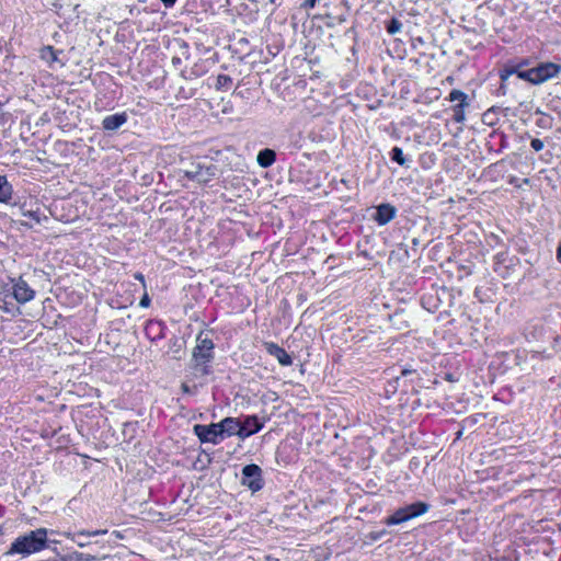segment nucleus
Listing matches in <instances>:
<instances>
[{
    "label": "nucleus",
    "mask_w": 561,
    "mask_h": 561,
    "mask_svg": "<svg viewBox=\"0 0 561 561\" xmlns=\"http://www.w3.org/2000/svg\"><path fill=\"white\" fill-rule=\"evenodd\" d=\"M47 529L37 528L23 536H19L7 552L8 554L19 553L28 556L43 550L47 542Z\"/></svg>",
    "instance_id": "1"
},
{
    "label": "nucleus",
    "mask_w": 561,
    "mask_h": 561,
    "mask_svg": "<svg viewBox=\"0 0 561 561\" xmlns=\"http://www.w3.org/2000/svg\"><path fill=\"white\" fill-rule=\"evenodd\" d=\"M561 72V66L552 61L538 62L536 66L518 73V78L534 85H539L548 80L557 78Z\"/></svg>",
    "instance_id": "2"
},
{
    "label": "nucleus",
    "mask_w": 561,
    "mask_h": 561,
    "mask_svg": "<svg viewBox=\"0 0 561 561\" xmlns=\"http://www.w3.org/2000/svg\"><path fill=\"white\" fill-rule=\"evenodd\" d=\"M431 505L417 501L396 510L391 515L383 519V524L387 526H396L416 518L428 512Z\"/></svg>",
    "instance_id": "3"
},
{
    "label": "nucleus",
    "mask_w": 561,
    "mask_h": 561,
    "mask_svg": "<svg viewBox=\"0 0 561 561\" xmlns=\"http://www.w3.org/2000/svg\"><path fill=\"white\" fill-rule=\"evenodd\" d=\"M214 343L207 334L199 333L196 339V346L193 351L195 369L201 375L208 374L207 364L213 359Z\"/></svg>",
    "instance_id": "4"
},
{
    "label": "nucleus",
    "mask_w": 561,
    "mask_h": 561,
    "mask_svg": "<svg viewBox=\"0 0 561 561\" xmlns=\"http://www.w3.org/2000/svg\"><path fill=\"white\" fill-rule=\"evenodd\" d=\"M183 173L186 179L205 184L216 176L217 168L204 161H193Z\"/></svg>",
    "instance_id": "5"
},
{
    "label": "nucleus",
    "mask_w": 561,
    "mask_h": 561,
    "mask_svg": "<svg viewBox=\"0 0 561 561\" xmlns=\"http://www.w3.org/2000/svg\"><path fill=\"white\" fill-rule=\"evenodd\" d=\"M447 99L450 102H457L451 106L453 119L456 123H463L466 121L465 110L470 104L468 95L460 90L454 89L449 92Z\"/></svg>",
    "instance_id": "6"
},
{
    "label": "nucleus",
    "mask_w": 561,
    "mask_h": 561,
    "mask_svg": "<svg viewBox=\"0 0 561 561\" xmlns=\"http://www.w3.org/2000/svg\"><path fill=\"white\" fill-rule=\"evenodd\" d=\"M398 209L390 203H380L373 207L370 218L378 226H386L396 218Z\"/></svg>",
    "instance_id": "7"
},
{
    "label": "nucleus",
    "mask_w": 561,
    "mask_h": 561,
    "mask_svg": "<svg viewBox=\"0 0 561 561\" xmlns=\"http://www.w3.org/2000/svg\"><path fill=\"white\" fill-rule=\"evenodd\" d=\"M261 468L256 465H247L242 469V484L252 491H259L262 488Z\"/></svg>",
    "instance_id": "8"
},
{
    "label": "nucleus",
    "mask_w": 561,
    "mask_h": 561,
    "mask_svg": "<svg viewBox=\"0 0 561 561\" xmlns=\"http://www.w3.org/2000/svg\"><path fill=\"white\" fill-rule=\"evenodd\" d=\"M194 433L203 443L217 444L218 437H222V430L219 427L218 423L209 425L197 424L194 426Z\"/></svg>",
    "instance_id": "9"
},
{
    "label": "nucleus",
    "mask_w": 561,
    "mask_h": 561,
    "mask_svg": "<svg viewBox=\"0 0 561 561\" xmlns=\"http://www.w3.org/2000/svg\"><path fill=\"white\" fill-rule=\"evenodd\" d=\"M13 297L20 304H26L31 301L35 291L28 286V284L21 277L13 280Z\"/></svg>",
    "instance_id": "10"
},
{
    "label": "nucleus",
    "mask_w": 561,
    "mask_h": 561,
    "mask_svg": "<svg viewBox=\"0 0 561 561\" xmlns=\"http://www.w3.org/2000/svg\"><path fill=\"white\" fill-rule=\"evenodd\" d=\"M266 352L274 356L282 366H289L293 363L290 355L280 346L273 342L264 343Z\"/></svg>",
    "instance_id": "11"
},
{
    "label": "nucleus",
    "mask_w": 561,
    "mask_h": 561,
    "mask_svg": "<svg viewBox=\"0 0 561 561\" xmlns=\"http://www.w3.org/2000/svg\"><path fill=\"white\" fill-rule=\"evenodd\" d=\"M263 427V423L255 415L247 416L241 422V432L239 433L240 438H247L257 433Z\"/></svg>",
    "instance_id": "12"
},
{
    "label": "nucleus",
    "mask_w": 561,
    "mask_h": 561,
    "mask_svg": "<svg viewBox=\"0 0 561 561\" xmlns=\"http://www.w3.org/2000/svg\"><path fill=\"white\" fill-rule=\"evenodd\" d=\"M106 533H107L106 529H100V530H94V531L80 530L78 533L67 531L64 534V536L70 540H72L73 542H76L80 548H83L89 545V542L85 540V538H88L90 536L104 535Z\"/></svg>",
    "instance_id": "13"
},
{
    "label": "nucleus",
    "mask_w": 561,
    "mask_h": 561,
    "mask_svg": "<svg viewBox=\"0 0 561 561\" xmlns=\"http://www.w3.org/2000/svg\"><path fill=\"white\" fill-rule=\"evenodd\" d=\"M127 121L125 113L108 115L103 119V128L106 130H116Z\"/></svg>",
    "instance_id": "14"
},
{
    "label": "nucleus",
    "mask_w": 561,
    "mask_h": 561,
    "mask_svg": "<svg viewBox=\"0 0 561 561\" xmlns=\"http://www.w3.org/2000/svg\"><path fill=\"white\" fill-rule=\"evenodd\" d=\"M219 427L222 430V434L227 433L230 435H238L241 432V422L238 419L226 417L221 422L218 423Z\"/></svg>",
    "instance_id": "15"
},
{
    "label": "nucleus",
    "mask_w": 561,
    "mask_h": 561,
    "mask_svg": "<svg viewBox=\"0 0 561 561\" xmlns=\"http://www.w3.org/2000/svg\"><path fill=\"white\" fill-rule=\"evenodd\" d=\"M389 159L403 167V168H407L409 169L411 167V163H412V159L409 158L408 156H405L403 153V150L398 147V146H394L390 151H389Z\"/></svg>",
    "instance_id": "16"
},
{
    "label": "nucleus",
    "mask_w": 561,
    "mask_h": 561,
    "mask_svg": "<svg viewBox=\"0 0 561 561\" xmlns=\"http://www.w3.org/2000/svg\"><path fill=\"white\" fill-rule=\"evenodd\" d=\"M276 154L272 149L261 150L257 154L256 161L262 168H267L275 162Z\"/></svg>",
    "instance_id": "17"
},
{
    "label": "nucleus",
    "mask_w": 561,
    "mask_h": 561,
    "mask_svg": "<svg viewBox=\"0 0 561 561\" xmlns=\"http://www.w3.org/2000/svg\"><path fill=\"white\" fill-rule=\"evenodd\" d=\"M23 217L27 219L23 221V225L30 228H33L34 225H39L42 222V217L38 210H25L23 211Z\"/></svg>",
    "instance_id": "18"
},
{
    "label": "nucleus",
    "mask_w": 561,
    "mask_h": 561,
    "mask_svg": "<svg viewBox=\"0 0 561 561\" xmlns=\"http://www.w3.org/2000/svg\"><path fill=\"white\" fill-rule=\"evenodd\" d=\"M12 187L4 176L0 175V203H5L11 198Z\"/></svg>",
    "instance_id": "19"
},
{
    "label": "nucleus",
    "mask_w": 561,
    "mask_h": 561,
    "mask_svg": "<svg viewBox=\"0 0 561 561\" xmlns=\"http://www.w3.org/2000/svg\"><path fill=\"white\" fill-rule=\"evenodd\" d=\"M520 72H525V69H520V65L505 66L500 70V79L504 82L513 75L518 77Z\"/></svg>",
    "instance_id": "20"
},
{
    "label": "nucleus",
    "mask_w": 561,
    "mask_h": 561,
    "mask_svg": "<svg viewBox=\"0 0 561 561\" xmlns=\"http://www.w3.org/2000/svg\"><path fill=\"white\" fill-rule=\"evenodd\" d=\"M41 58L49 65L58 61L57 51L51 46H46L41 50Z\"/></svg>",
    "instance_id": "21"
},
{
    "label": "nucleus",
    "mask_w": 561,
    "mask_h": 561,
    "mask_svg": "<svg viewBox=\"0 0 561 561\" xmlns=\"http://www.w3.org/2000/svg\"><path fill=\"white\" fill-rule=\"evenodd\" d=\"M402 27V23L401 21H399L398 19L396 18H392L391 20H389L386 24V31L391 34V35H394L396 33H398Z\"/></svg>",
    "instance_id": "22"
},
{
    "label": "nucleus",
    "mask_w": 561,
    "mask_h": 561,
    "mask_svg": "<svg viewBox=\"0 0 561 561\" xmlns=\"http://www.w3.org/2000/svg\"><path fill=\"white\" fill-rule=\"evenodd\" d=\"M70 559L72 561H94L99 558L96 556H92L89 553H82V552L75 551L71 553Z\"/></svg>",
    "instance_id": "23"
},
{
    "label": "nucleus",
    "mask_w": 561,
    "mask_h": 561,
    "mask_svg": "<svg viewBox=\"0 0 561 561\" xmlns=\"http://www.w3.org/2000/svg\"><path fill=\"white\" fill-rule=\"evenodd\" d=\"M490 138H494V139H499L500 141V149L497 150L501 151L502 149H504L506 146H507V142H506V136L503 131H493L490 134Z\"/></svg>",
    "instance_id": "24"
},
{
    "label": "nucleus",
    "mask_w": 561,
    "mask_h": 561,
    "mask_svg": "<svg viewBox=\"0 0 561 561\" xmlns=\"http://www.w3.org/2000/svg\"><path fill=\"white\" fill-rule=\"evenodd\" d=\"M375 92V89L374 87L371 85H368V84H365V85H359L357 87V95L358 96H364V98H368L369 94H374Z\"/></svg>",
    "instance_id": "25"
},
{
    "label": "nucleus",
    "mask_w": 561,
    "mask_h": 561,
    "mask_svg": "<svg viewBox=\"0 0 561 561\" xmlns=\"http://www.w3.org/2000/svg\"><path fill=\"white\" fill-rule=\"evenodd\" d=\"M494 114H495V107H491L490 110H488L483 114V117H482L483 123H485L488 125H494L495 124L494 117H493Z\"/></svg>",
    "instance_id": "26"
},
{
    "label": "nucleus",
    "mask_w": 561,
    "mask_h": 561,
    "mask_svg": "<svg viewBox=\"0 0 561 561\" xmlns=\"http://www.w3.org/2000/svg\"><path fill=\"white\" fill-rule=\"evenodd\" d=\"M414 375H417L415 369H413V368H402L401 373H400V376L394 379V382L399 383L401 378H407V377L414 376Z\"/></svg>",
    "instance_id": "27"
},
{
    "label": "nucleus",
    "mask_w": 561,
    "mask_h": 561,
    "mask_svg": "<svg viewBox=\"0 0 561 561\" xmlns=\"http://www.w3.org/2000/svg\"><path fill=\"white\" fill-rule=\"evenodd\" d=\"M388 531L386 529H381L379 531H371L369 533L368 537L371 541H377L381 539L383 536H386Z\"/></svg>",
    "instance_id": "28"
},
{
    "label": "nucleus",
    "mask_w": 561,
    "mask_h": 561,
    "mask_svg": "<svg viewBox=\"0 0 561 561\" xmlns=\"http://www.w3.org/2000/svg\"><path fill=\"white\" fill-rule=\"evenodd\" d=\"M530 147L535 150V151H540L543 149L545 147V144L541 139L539 138H533L531 141H530Z\"/></svg>",
    "instance_id": "29"
},
{
    "label": "nucleus",
    "mask_w": 561,
    "mask_h": 561,
    "mask_svg": "<svg viewBox=\"0 0 561 561\" xmlns=\"http://www.w3.org/2000/svg\"><path fill=\"white\" fill-rule=\"evenodd\" d=\"M365 259V260H371L373 257L369 255V253L366 250H362L360 244H357V259Z\"/></svg>",
    "instance_id": "30"
},
{
    "label": "nucleus",
    "mask_w": 561,
    "mask_h": 561,
    "mask_svg": "<svg viewBox=\"0 0 561 561\" xmlns=\"http://www.w3.org/2000/svg\"><path fill=\"white\" fill-rule=\"evenodd\" d=\"M150 306V298L147 294V291L144 293L140 301H139V307L141 308H148Z\"/></svg>",
    "instance_id": "31"
},
{
    "label": "nucleus",
    "mask_w": 561,
    "mask_h": 561,
    "mask_svg": "<svg viewBox=\"0 0 561 561\" xmlns=\"http://www.w3.org/2000/svg\"><path fill=\"white\" fill-rule=\"evenodd\" d=\"M507 254L505 252H500L494 256L495 265H500L505 262Z\"/></svg>",
    "instance_id": "32"
},
{
    "label": "nucleus",
    "mask_w": 561,
    "mask_h": 561,
    "mask_svg": "<svg viewBox=\"0 0 561 561\" xmlns=\"http://www.w3.org/2000/svg\"><path fill=\"white\" fill-rule=\"evenodd\" d=\"M320 0H306L304 3H302V8L306 9V10H309L311 8H313Z\"/></svg>",
    "instance_id": "33"
},
{
    "label": "nucleus",
    "mask_w": 561,
    "mask_h": 561,
    "mask_svg": "<svg viewBox=\"0 0 561 561\" xmlns=\"http://www.w3.org/2000/svg\"><path fill=\"white\" fill-rule=\"evenodd\" d=\"M508 183H510V184H512V185H514V186H516V187H519V186H520V184H519V179H518V178H516V176H513V175H512V176H510V179H508Z\"/></svg>",
    "instance_id": "34"
},
{
    "label": "nucleus",
    "mask_w": 561,
    "mask_h": 561,
    "mask_svg": "<svg viewBox=\"0 0 561 561\" xmlns=\"http://www.w3.org/2000/svg\"><path fill=\"white\" fill-rule=\"evenodd\" d=\"M135 278L138 279L139 282H141L144 288H146L145 277L141 273H136Z\"/></svg>",
    "instance_id": "35"
},
{
    "label": "nucleus",
    "mask_w": 561,
    "mask_h": 561,
    "mask_svg": "<svg viewBox=\"0 0 561 561\" xmlns=\"http://www.w3.org/2000/svg\"><path fill=\"white\" fill-rule=\"evenodd\" d=\"M530 64L529 59H523L517 65H520V69H523L525 66H528Z\"/></svg>",
    "instance_id": "36"
},
{
    "label": "nucleus",
    "mask_w": 561,
    "mask_h": 561,
    "mask_svg": "<svg viewBox=\"0 0 561 561\" xmlns=\"http://www.w3.org/2000/svg\"><path fill=\"white\" fill-rule=\"evenodd\" d=\"M557 260L561 263V242L557 248Z\"/></svg>",
    "instance_id": "37"
},
{
    "label": "nucleus",
    "mask_w": 561,
    "mask_h": 561,
    "mask_svg": "<svg viewBox=\"0 0 561 561\" xmlns=\"http://www.w3.org/2000/svg\"><path fill=\"white\" fill-rule=\"evenodd\" d=\"M165 7H172L176 0H161Z\"/></svg>",
    "instance_id": "38"
},
{
    "label": "nucleus",
    "mask_w": 561,
    "mask_h": 561,
    "mask_svg": "<svg viewBox=\"0 0 561 561\" xmlns=\"http://www.w3.org/2000/svg\"><path fill=\"white\" fill-rule=\"evenodd\" d=\"M5 305H7V304H5V301H1V300H0V309H2V310H7Z\"/></svg>",
    "instance_id": "39"
},
{
    "label": "nucleus",
    "mask_w": 561,
    "mask_h": 561,
    "mask_svg": "<svg viewBox=\"0 0 561 561\" xmlns=\"http://www.w3.org/2000/svg\"><path fill=\"white\" fill-rule=\"evenodd\" d=\"M182 389H183V391L188 392V387H187V385L183 383V385H182Z\"/></svg>",
    "instance_id": "40"
},
{
    "label": "nucleus",
    "mask_w": 561,
    "mask_h": 561,
    "mask_svg": "<svg viewBox=\"0 0 561 561\" xmlns=\"http://www.w3.org/2000/svg\"><path fill=\"white\" fill-rule=\"evenodd\" d=\"M446 379H447V380H449V381H454V378L451 377V375H450V374H448V375L446 376Z\"/></svg>",
    "instance_id": "41"
},
{
    "label": "nucleus",
    "mask_w": 561,
    "mask_h": 561,
    "mask_svg": "<svg viewBox=\"0 0 561 561\" xmlns=\"http://www.w3.org/2000/svg\"><path fill=\"white\" fill-rule=\"evenodd\" d=\"M366 267H367V264H359V265H358V268H362V270H364V268H366Z\"/></svg>",
    "instance_id": "42"
},
{
    "label": "nucleus",
    "mask_w": 561,
    "mask_h": 561,
    "mask_svg": "<svg viewBox=\"0 0 561 561\" xmlns=\"http://www.w3.org/2000/svg\"><path fill=\"white\" fill-rule=\"evenodd\" d=\"M479 291H480V290H479L478 288H476V290H474V296H476V297H479V296H480V293H479Z\"/></svg>",
    "instance_id": "43"
},
{
    "label": "nucleus",
    "mask_w": 561,
    "mask_h": 561,
    "mask_svg": "<svg viewBox=\"0 0 561 561\" xmlns=\"http://www.w3.org/2000/svg\"><path fill=\"white\" fill-rule=\"evenodd\" d=\"M461 435H462V431H459V432L457 433V438H460V436H461Z\"/></svg>",
    "instance_id": "44"
},
{
    "label": "nucleus",
    "mask_w": 561,
    "mask_h": 561,
    "mask_svg": "<svg viewBox=\"0 0 561 561\" xmlns=\"http://www.w3.org/2000/svg\"><path fill=\"white\" fill-rule=\"evenodd\" d=\"M523 182H524V183H528V182H529V180H528V179H524V180H523Z\"/></svg>",
    "instance_id": "45"
}]
</instances>
